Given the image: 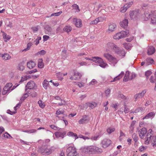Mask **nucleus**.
<instances>
[{
	"label": "nucleus",
	"mask_w": 156,
	"mask_h": 156,
	"mask_svg": "<svg viewBox=\"0 0 156 156\" xmlns=\"http://www.w3.org/2000/svg\"><path fill=\"white\" fill-rule=\"evenodd\" d=\"M82 151L88 154H94L101 153L103 151L101 149L94 145L85 146L81 148Z\"/></svg>",
	"instance_id": "nucleus-1"
},
{
	"label": "nucleus",
	"mask_w": 156,
	"mask_h": 156,
	"mask_svg": "<svg viewBox=\"0 0 156 156\" xmlns=\"http://www.w3.org/2000/svg\"><path fill=\"white\" fill-rule=\"evenodd\" d=\"M55 148L53 146L50 147L48 145H42L40 148L39 151L43 155L50 154L55 150Z\"/></svg>",
	"instance_id": "nucleus-2"
},
{
	"label": "nucleus",
	"mask_w": 156,
	"mask_h": 156,
	"mask_svg": "<svg viewBox=\"0 0 156 156\" xmlns=\"http://www.w3.org/2000/svg\"><path fill=\"white\" fill-rule=\"evenodd\" d=\"M148 131L149 132L147 133L145 137V144L148 145L151 142L153 146L154 147L156 145V136H152L151 132L152 130L151 129H149Z\"/></svg>",
	"instance_id": "nucleus-3"
},
{
	"label": "nucleus",
	"mask_w": 156,
	"mask_h": 156,
	"mask_svg": "<svg viewBox=\"0 0 156 156\" xmlns=\"http://www.w3.org/2000/svg\"><path fill=\"white\" fill-rule=\"evenodd\" d=\"M67 156H79V154L74 147L71 146L68 148L66 150Z\"/></svg>",
	"instance_id": "nucleus-4"
},
{
	"label": "nucleus",
	"mask_w": 156,
	"mask_h": 156,
	"mask_svg": "<svg viewBox=\"0 0 156 156\" xmlns=\"http://www.w3.org/2000/svg\"><path fill=\"white\" fill-rule=\"evenodd\" d=\"M18 85L15 86H14L13 87H12V84L11 83H9L7 84L4 87L3 90L2 91V94L3 95H5L7 93H9L12 90L16 88Z\"/></svg>",
	"instance_id": "nucleus-5"
},
{
	"label": "nucleus",
	"mask_w": 156,
	"mask_h": 156,
	"mask_svg": "<svg viewBox=\"0 0 156 156\" xmlns=\"http://www.w3.org/2000/svg\"><path fill=\"white\" fill-rule=\"evenodd\" d=\"M129 35V31H122L119 33L116 34L113 36V38L115 40H119L123 37L128 36Z\"/></svg>",
	"instance_id": "nucleus-6"
},
{
	"label": "nucleus",
	"mask_w": 156,
	"mask_h": 156,
	"mask_svg": "<svg viewBox=\"0 0 156 156\" xmlns=\"http://www.w3.org/2000/svg\"><path fill=\"white\" fill-rule=\"evenodd\" d=\"M104 56L107 59L108 61L114 65L116 64L118 61L117 59L108 53H104Z\"/></svg>",
	"instance_id": "nucleus-7"
},
{
	"label": "nucleus",
	"mask_w": 156,
	"mask_h": 156,
	"mask_svg": "<svg viewBox=\"0 0 156 156\" xmlns=\"http://www.w3.org/2000/svg\"><path fill=\"white\" fill-rule=\"evenodd\" d=\"M93 62L99 64V66L103 68H105L107 65V64L104 62L101 58L98 57H94Z\"/></svg>",
	"instance_id": "nucleus-8"
},
{
	"label": "nucleus",
	"mask_w": 156,
	"mask_h": 156,
	"mask_svg": "<svg viewBox=\"0 0 156 156\" xmlns=\"http://www.w3.org/2000/svg\"><path fill=\"white\" fill-rule=\"evenodd\" d=\"M36 87L35 83L33 81H30L29 82L26 86L25 90L26 91H27V89H29V90H33Z\"/></svg>",
	"instance_id": "nucleus-9"
},
{
	"label": "nucleus",
	"mask_w": 156,
	"mask_h": 156,
	"mask_svg": "<svg viewBox=\"0 0 156 156\" xmlns=\"http://www.w3.org/2000/svg\"><path fill=\"white\" fill-rule=\"evenodd\" d=\"M82 75L81 73L76 71L74 72L73 76H71L69 79L71 80H78L80 79Z\"/></svg>",
	"instance_id": "nucleus-10"
},
{
	"label": "nucleus",
	"mask_w": 156,
	"mask_h": 156,
	"mask_svg": "<svg viewBox=\"0 0 156 156\" xmlns=\"http://www.w3.org/2000/svg\"><path fill=\"white\" fill-rule=\"evenodd\" d=\"M111 141L109 139H104L101 141L102 147L104 148H106L111 144Z\"/></svg>",
	"instance_id": "nucleus-11"
},
{
	"label": "nucleus",
	"mask_w": 156,
	"mask_h": 156,
	"mask_svg": "<svg viewBox=\"0 0 156 156\" xmlns=\"http://www.w3.org/2000/svg\"><path fill=\"white\" fill-rule=\"evenodd\" d=\"M73 23L77 27H80L82 26L81 20L77 18H74L73 19Z\"/></svg>",
	"instance_id": "nucleus-12"
},
{
	"label": "nucleus",
	"mask_w": 156,
	"mask_h": 156,
	"mask_svg": "<svg viewBox=\"0 0 156 156\" xmlns=\"http://www.w3.org/2000/svg\"><path fill=\"white\" fill-rule=\"evenodd\" d=\"M115 44L111 42H109L106 45V47L107 51H110L113 50Z\"/></svg>",
	"instance_id": "nucleus-13"
},
{
	"label": "nucleus",
	"mask_w": 156,
	"mask_h": 156,
	"mask_svg": "<svg viewBox=\"0 0 156 156\" xmlns=\"http://www.w3.org/2000/svg\"><path fill=\"white\" fill-rule=\"evenodd\" d=\"M139 134L140 138L144 139L147 133V130L146 128H143L139 131Z\"/></svg>",
	"instance_id": "nucleus-14"
},
{
	"label": "nucleus",
	"mask_w": 156,
	"mask_h": 156,
	"mask_svg": "<svg viewBox=\"0 0 156 156\" xmlns=\"http://www.w3.org/2000/svg\"><path fill=\"white\" fill-rule=\"evenodd\" d=\"M66 132L65 131L62 132H56L54 134L57 138L61 137L62 138H63L64 137L65 135L66 134Z\"/></svg>",
	"instance_id": "nucleus-15"
},
{
	"label": "nucleus",
	"mask_w": 156,
	"mask_h": 156,
	"mask_svg": "<svg viewBox=\"0 0 156 156\" xmlns=\"http://www.w3.org/2000/svg\"><path fill=\"white\" fill-rule=\"evenodd\" d=\"M87 116L85 115L83 117V118L79 121V123L80 124H83L88 122V120L87 119Z\"/></svg>",
	"instance_id": "nucleus-16"
},
{
	"label": "nucleus",
	"mask_w": 156,
	"mask_h": 156,
	"mask_svg": "<svg viewBox=\"0 0 156 156\" xmlns=\"http://www.w3.org/2000/svg\"><path fill=\"white\" fill-rule=\"evenodd\" d=\"M124 72H123L122 71L119 75L115 77L110 82H115L119 80L124 75Z\"/></svg>",
	"instance_id": "nucleus-17"
},
{
	"label": "nucleus",
	"mask_w": 156,
	"mask_h": 156,
	"mask_svg": "<svg viewBox=\"0 0 156 156\" xmlns=\"http://www.w3.org/2000/svg\"><path fill=\"white\" fill-rule=\"evenodd\" d=\"M45 32L46 34L49 35L51 34L52 31L51 28L48 25H46L44 27Z\"/></svg>",
	"instance_id": "nucleus-18"
},
{
	"label": "nucleus",
	"mask_w": 156,
	"mask_h": 156,
	"mask_svg": "<svg viewBox=\"0 0 156 156\" xmlns=\"http://www.w3.org/2000/svg\"><path fill=\"white\" fill-rule=\"evenodd\" d=\"M146 92V90H143L140 93L135 95L134 96V97L135 98V101H136L138 98L143 97Z\"/></svg>",
	"instance_id": "nucleus-19"
},
{
	"label": "nucleus",
	"mask_w": 156,
	"mask_h": 156,
	"mask_svg": "<svg viewBox=\"0 0 156 156\" xmlns=\"http://www.w3.org/2000/svg\"><path fill=\"white\" fill-rule=\"evenodd\" d=\"M155 51V49L154 47L152 46L149 47L147 50V54L149 55L153 54Z\"/></svg>",
	"instance_id": "nucleus-20"
},
{
	"label": "nucleus",
	"mask_w": 156,
	"mask_h": 156,
	"mask_svg": "<svg viewBox=\"0 0 156 156\" xmlns=\"http://www.w3.org/2000/svg\"><path fill=\"white\" fill-rule=\"evenodd\" d=\"M116 27V24L114 23H110L109 25L108 30L110 32H112L115 30Z\"/></svg>",
	"instance_id": "nucleus-21"
},
{
	"label": "nucleus",
	"mask_w": 156,
	"mask_h": 156,
	"mask_svg": "<svg viewBox=\"0 0 156 156\" xmlns=\"http://www.w3.org/2000/svg\"><path fill=\"white\" fill-rule=\"evenodd\" d=\"M128 20L127 19H125L123 20L120 23V26L123 28H125L128 25Z\"/></svg>",
	"instance_id": "nucleus-22"
},
{
	"label": "nucleus",
	"mask_w": 156,
	"mask_h": 156,
	"mask_svg": "<svg viewBox=\"0 0 156 156\" xmlns=\"http://www.w3.org/2000/svg\"><path fill=\"white\" fill-rule=\"evenodd\" d=\"M29 92H32L30 91V90H28V91H25V93L21 98L20 100L21 101H23L27 98L29 96V94H30Z\"/></svg>",
	"instance_id": "nucleus-23"
},
{
	"label": "nucleus",
	"mask_w": 156,
	"mask_h": 156,
	"mask_svg": "<svg viewBox=\"0 0 156 156\" xmlns=\"http://www.w3.org/2000/svg\"><path fill=\"white\" fill-rule=\"evenodd\" d=\"M36 65L35 63L32 61L28 62L27 64V67L30 69H33L35 66Z\"/></svg>",
	"instance_id": "nucleus-24"
},
{
	"label": "nucleus",
	"mask_w": 156,
	"mask_h": 156,
	"mask_svg": "<svg viewBox=\"0 0 156 156\" xmlns=\"http://www.w3.org/2000/svg\"><path fill=\"white\" fill-rule=\"evenodd\" d=\"M151 23L154 24H156V15L152 13L151 14Z\"/></svg>",
	"instance_id": "nucleus-25"
},
{
	"label": "nucleus",
	"mask_w": 156,
	"mask_h": 156,
	"mask_svg": "<svg viewBox=\"0 0 156 156\" xmlns=\"http://www.w3.org/2000/svg\"><path fill=\"white\" fill-rule=\"evenodd\" d=\"M2 58L3 59L5 60H7L10 59L11 57L7 53H5L2 55Z\"/></svg>",
	"instance_id": "nucleus-26"
},
{
	"label": "nucleus",
	"mask_w": 156,
	"mask_h": 156,
	"mask_svg": "<svg viewBox=\"0 0 156 156\" xmlns=\"http://www.w3.org/2000/svg\"><path fill=\"white\" fill-rule=\"evenodd\" d=\"M129 72L128 71H127L126 73V74L125 75L123 79V81L125 82H127L129 80Z\"/></svg>",
	"instance_id": "nucleus-27"
},
{
	"label": "nucleus",
	"mask_w": 156,
	"mask_h": 156,
	"mask_svg": "<svg viewBox=\"0 0 156 156\" xmlns=\"http://www.w3.org/2000/svg\"><path fill=\"white\" fill-rule=\"evenodd\" d=\"M132 137L133 139L135 142V144H138L139 142L138 141L139 138L137 134L134 133L132 135Z\"/></svg>",
	"instance_id": "nucleus-28"
},
{
	"label": "nucleus",
	"mask_w": 156,
	"mask_h": 156,
	"mask_svg": "<svg viewBox=\"0 0 156 156\" xmlns=\"http://www.w3.org/2000/svg\"><path fill=\"white\" fill-rule=\"evenodd\" d=\"M2 36L4 39H5L4 40L5 42H7L8 40H9L11 38L10 36L8 35L6 33L4 32H3Z\"/></svg>",
	"instance_id": "nucleus-29"
},
{
	"label": "nucleus",
	"mask_w": 156,
	"mask_h": 156,
	"mask_svg": "<svg viewBox=\"0 0 156 156\" xmlns=\"http://www.w3.org/2000/svg\"><path fill=\"white\" fill-rule=\"evenodd\" d=\"M155 113L153 112L149 113L147 114L143 118V119H147L153 116H154Z\"/></svg>",
	"instance_id": "nucleus-30"
},
{
	"label": "nucleus",
	"mask_w": 156,
	"mask_h": 156,
	"mask_svg": "<svg viewBox=\"0 0 156 156\" xmlns=\"http://www.w3.org/2000/svg\"><path fill=\"white\" fill-rule=\"evenodd\" d=\"M49 82L46 79L44 80L43 83V86L45 89H47L49 85Z\"/></svg>",
	"instance_id": "nucleus-31"
},
{
	"label": "nucleus",
	"mask_w": 156,
	"mask_h": 156,
	"mask_svg": "<svg viewBox=\"0 0 156 156\" xmlns=\"http://www.w3.org/2000/svg\"><path fill=\"white\" fill-rule=\"evenodd\" d=\"M86 104L89 106L91 108H94L97 105V104L95 102H93L92 103H86Z\"/></svg>",
	"instance_id": "nucleus-32"
},
{
	"label": "nucleus",
	"mask_w": 156,
	"mask_h": 156,
	"mask_svg": "<svg viewBox=\"0 0 156 156\" xmlns=\"http://www.w3.org/2000/svg\"><path fill=\"white\" fill-rule=\"evenodd\" d=\"M118 51V53H116L118 55L121 57H123L125 56V52L124 50L122 49L120 51Z\"/></svg>",
	"instance_id": "nucleus-33"
},
{
	"label": "nucleus",
	"mask_w": 156,
	"mask_h": 156,
	"mask_svg": "<svg viewBox=\"0 0 156 156\" xmlns=\"http://www.w3.org/2000/svg\"><path fill=\"white\" fill-rule=\"evenodd\" d=\"M118 51V53H116L118 55L121 57H123L125 56V52L124 50L122 49L120 51Z\"/></svg>",
	"instance_id": "nucleus-34"
},
{
	"label": "nucleus",
	"mask_w": 156,
	"mask_h": 156,
	"mask_svg": "<svg viewBox=\"0 0 156 156\" xmlns=\"http://www.w3.org/2000/svg\"><path fill=\"white\" fill-rule=\"evenodd\" d=\"M38 66L39 68H42L43 67L44 64L43 62V60L42 59H39L38 60Z\"/></svg>",
	"instance_id": "nucleus-35"
},
{
	"label": "nucleus",
	"mask_w": 156,
	"mask_h": 156,
	"mask_svg": "<svg viewBox=\"0 0 156 156\" xmlns=\"http://www.w3.org/2000/svg\"><path fill=\"white\" fill-rule=\"evenodd\" d=\"M72 30V27L69 26H66L63 29V30L66 32L69 33Z\"/></svg>",
	"instance_id": "nucleus-36"
},
{
	"label": "nucleus",
	"mask_w": 156,
	"mask_h": 156,
	"mask_svg": "<svg viewBox=\"0 0 156 156\" xmlns=\"http://www.w3.org/2000/svg\"><path fill=\"white\" fill-rule=\"evenodd\" d=\"M67 135H68L69 136H72L73 137H74L75 140L77 139L78 137L77 136V135L76 133H74L72 132H69L68 133Z\"/></svg>",
	"instance_id": "nucleus-37"
},
{
	"label": "nucleus",
	"mask_w": 156,
	"mask_h": 156,
	"mask_svg": "<svg viewBox=\"0 0 156 156\" xmlns=\"http://www.w3.org/2000/svg\"><path fill=\"white\" fill-rule=\"evenodd\" d=\"M115 129L114 128L110 127L107 129V132L109 134H110L115 131Z\"/></svg>",
	"instance_id": "nucleus-38"
},
{
	"label": "nucleus",
	"mask_w": 156,
	"mask_h": 156,
	"mask_svg": "<svg viewBox=\"0 0 156 156\" xmlns=\"http://www.w3.org/2000/svg\"><path fill=\"white\" fill-rule=\"evenodd\" d=\"M137 12H136L132 11L130 14V16L131 19L136 18V17Z\"/></svg>",
	"instance_id": "nucleus-39"
},
{
	"label": "nucleus",
	"mask_w": 156,
	"mask_h": 156,
	"mask_svg": "<svg viewBox=\"0 0 156 156\" xmlns=\"http://www.w3.org/2000/svg\"><path fill=\"white\" fill-rule=\"evenodd\" d=\"M32 92H29L30 96L33 98L36 97L37 95V93L34 91V90H30Z\"/></svg>",
	"instance_id": "nucleus-40"
},
{
	"label": "nucleus",
	"mask_w": 156,
	"mask_h": 156,
	"mask_svg": "<svg viewBox=\"0 0 156 156\" xmlns=\"http://www.w3.org/2000/svg\"><path fill=\"white\" fill-rule=\"evenodd\" d=\"M24 69V67L22 63H19L18 66V69L21 71H23Z\"/></svg>",
	"instance_id": "nucleus-41"
},
{
	"label": "nucleus",
	"mask_w": 156,
	"mask_h": 156,
	"mask_svg": "<svg viewBox=\"0 0 156 156\" xmlns=\"http://www.w3.org/2000/svg\"><path fill=\"white\" fill-rule=\"evenodd\" d=\"M150 15L151 16V14H150L147 12H145L144 13V20H147L149 19V18H150Z\"/></svg>",
	"instance_id": "nucleus-42"
},
{
	"label": "nucleus",
	"mask_w": 156,
	"mask_h": 156,
	"mask_svg": "<svg viewBox=\"0 0 156 156\" xmlns=\"http://www.w3.org/2000/svg\"><path fill=\"white\" fill-rule=\"evenodd\" d=\"M125 48L126 49H130L131 48V44L129 43H126L123 44Z\"/></svg>",
	"instance_id": "nucleus-43"
},
{
	"label": "nucleus",
	"mask_w": 156,
	"mask_h": 156,
	"mask_svg": "<svg viewBox=\"0 0 156 156\" xmlns=\"http://www.w3.org/2000/svg\"><path fill=\"white\" fill-rule=\"evenodd\" d=\"M56 76L58 80H63L62 73H56Z\"/></svg>",
	"instance_id": "nucleus-44"
},
{
	"label": "nucleus",
	"mask_w": 156,
	"mask_h": 156,
	"mask_svg": "<svg viewBox=\"0 0 156 156\" xmlns=\"http://www.w3.org/2000/svg\"><path fill=\"white\" fill-rule=\"evenodd\" d=\"M32 45V44L31 42L28 43L27 45V48L24 49L23 50V51H26L29 50L31 46Z\"/></svg>",
	"instance_id": "nucleus-45"
},
{
	"label": "nucleus",
	"mask_w": 156,
	"mask_h": 156,
	"mask_svg": "<svg viewBox=\"0 0 156 156\" xmlns=\"http://www.w3.org/2000/svg\"><path fill=\"white\" fill-rule=\"evenodd\" d=\"M72 7L75 9L76 10V12H79L80 9L79 8V6L76 4H73Z\"/></svg>",
	"instance_id": "nucleus-46"
},
{
	"label": "nucleus",
	"mask_w": 156,
	"mask_h": 156,
	"mask_svg": "<svg viewBox=\"0 0 156 156\" xmlns=\"http://www.w3.org/2000/svg\"><path fill=\"white\" fill-rule=\"evenodd\" d=\"M144 109L141 107H138L137 109H136L134 111L131 112L132 113H137L138 112H141Z\"/></svg>",
	"instance_id": "nucleus-47"
},
{
	"label": "nucleus",
	"mask_w": 156,
	"mask_h": 156,
	"mask_svg": "<svg viewBox=\"0 0 156 156\" xmlns=\"http://www.w3.org/2000/svg\"><path fill=\"white\" fill-rule=\"evenodd\" d=\"M36 131H37V130H36L35 129H30V130L23 131V132H24L25 133H34L36 132Z\"/></svg>",
	"instance_id": "nucleus-48"
},
{
	"label": "nucleus",
	"mask_w": 156,
	"mask_h": 156,
	"mask_svg": "<svg viewBox=\"0 0 156 156\" xmlns=\"http://www.w3.org/2000/svg\"><path fill=\"white\" fill-rule=\"evenodd\" d=\"M38 103L39 106L41 108H43L45 107V105L44 103H43L41 100H40L38 102Z\"/></svg>",
	"instance_id": "nucleus-49"
},
{
	"label": "nucleus",
	"mask_w": 156,
	"mask_h": 156,
	"mask_svg": "<svg viewBox=\"0 0 156 156\" xmlns=\"http://www.w3.org/2000/svg\"><path fill=\"white\" fill-rule=\"evenodd\" d=\"M128 9L127 7H126L125 5L123 7H122L120 9V11L122 12H126L127 10Z\"/></svg>",
	"instance_id": "nucleus-50"
},
{
	"label": "nucleus",
	"mask_w": 156,
	"mask_h": 156,
	"mask_svg": "<svg viewBox=\"0 0 156 156\" xmlns=\"http://www.w3.org/2000/svg\"><path fill=\"white\" fill-rule=\"evenodd\" d=\"M62 13V11H60L57 13H54L51 14L49 17H51L53 16H59Z\"/></svg>",
	"instance_id": "nucleus-51"
},
{
	"label": "nucleus",
	"mask_w": 156,
	"mask_h": 156,
	"mask_svg": "<svg viewBox=\"0 0 156 156\" xmlns=\"http://www.w3.org/2000/svg\"><path fill=\"white\" fill-rule=\"evenodd\" d=\"M99 22H102L106 20V18L105 17H100L98 18Z\"/></svg>",
	"instance_id": "nucleus-52"
},
{
	"label": "nucleus",
	"mask_w": 156,
	"mask_h": 156,
	"mask_svg": "<svg viewBox=\"0 0 156 156\" xmlns=\"http://www.w3.org/2000/svg\"><path fill=\"white\" fill-rule=\"evenodd\" d=\"M101 136L100 135H98L97 136H94L91 137L90 139L92 141L96 140L98 138L101 137Z\"/></svg>",
	"instance_id": "nucleus-53"
},
{
	"label": "nucleus",
	"mask_w": 156,
	"mask_h": 156,
	"mask_svg": "<svg viewBox=\"0 0 156 156\" xmlns=\"http://www.w3.org/2000/svg\"><path fill=\"white\" fill-rule=\"evenodd\" d=\"M122 49L120 48L119 47H117L116 45H115V47L113 50H114L115 53H118L119 51H120Z\"/></svg>",
	"instance_id": "nucleus-54"
},
{
	"label": "nucleus",
	"mask_w": 156,
	"mask_h": 156,
	"mask_svg": "<svg viewBox=\"0 0 156 156\" xmlns=\"http://www.w3.org/2000/svg\"><path fill=\"white\" fill-rule=\"evenodd\" d=\"M146 61L149 63L152 64L154 62V60L153 58H148L146 59Z\"/></svg>",
	"instance_id": "nucleus-55"
},
{
	"label": "nucleus",
	"mask_w": 156,
	"mask_h": 156,
	"mask_svg": "<svg viewBox=\"0 0 156 156\" xmlns=\"http://www.w3.org/2000/svg\"><path fill=\"white\" fill-rule=\"evenodd\" d=\"M99 22L98 18H96L94 20L91 21L90 23V24H96Z\"/></svg>",
	"instance_id": "nucleus-56"
},
{
	"label": "nucleus",
	"mask_w": 156,
	"mask_h": 156,
	"mask_svg": "<svg viewBox=\"0 0 156 156\" xmlns=\"http://www.w3.org/2000/svg\"><path fill=\"white\" fill-rule=\"evenodd\" d=\"M133 3V2L132 1L131 2H129L128 3L126 4L125 6L126 7H127L128 8H129V7H131Z\"/></svg>",
	"instance_id": "nucleus-57"
},
{
	"label": "nucleus",
	"mask_w": 156,
	"mask_h": 156,
	"mask_svg": "<svg viewBox=\"0 0 156 156\" xmlns=\"http://www.w3.org/2000/svg\"><path fill=\"white\" fill-rule=\"evenodd\" d=\"M2 135H3L5 138H9L10 137L12 138V137L7 132H5L4 134H3Z\"/></svg>",
	"instance_id": "nucleus-58"
},
{
	"label": "nucleus",
	"mask_w": 156,
	"mask_h": 156,
	"mask_svg": "<svg viewBox=\"0 0 156 156\" xmlns=\"http://www.w3.org/2000/svg\"><path fill=\"white\" fill-rule=\"evenodd\" d=\"M50 127L52 128L55 130H59L60 128H58L57 126H55V125H52L50 126Z\"/></svg>",
	"instance_id": "nucleus-59"
},
{
	"label": "nucleus",
	"mask_w": 156,
	"mask_h": 156,
	"mask_svg": "<svg viewBox=\"0 0 156 156\" xmlns=\"http://www.w3.org/2000/svg\"><path fill=\"white\" fill-rule=\"evenodd\" d=\"M63 113L64 111H60L59 109L57 110L56 114L57 115H60L61 114H63Z\"/></svg>",
	"instance_id": "nucleus-60"
},
{
	"label": "nucleus",
	"mask_w": 156,
	"mask_h": 156,
	"mask_svg": "<svg viewBox=\"0 0 156 156\" xmlns=\"http://www.w3.org/2000/svg\"><path fill=\"white\" fill-rule=\"evenodd\" d=\"M20 143L23 144L29 145V142H26L21 139H20Z\"/></svg>",
	"instance_id": "nucleus-61"
},
{
	"label": "nucleus",
	"mask_w": 156,
	"mask_h": 156,
	"mask_svg": "<svg viewBox=\"0 0 156 156\" xmlns=\"http://www.w3.org/2000/svg\"><path fill=\"white\" fill-rule=\"evenodd\" d=\"M60 101H61V102L60 103H59L58 104V105L59 106H62L63 105L65 104L66 102L64 100H63L62 99H60Z\"/></svg>",
	"instance_id": "nucleus-62"
},
{
	"label": "nucleus",
	"mask_w": 156,
	"mask_h": 156,
	"mask_svg": "<svg viewBox=\"0 0 156 156\" xmlns=\"http://www.w3.org/2000/svg\"><path fill=\"white\" fill-rule=\"evenodd\" d=\"M31 29L34 33L36 32L38 30V27H33L31 28Z\"/></svg>",
	"instance_id": "nucleus-63"
},
{
	"label": "nucleus",
	"mask_w": 156,
	"mask_h": 156,
	"mask_svg": "<svg viewBox=\"0 0 156 156\" xmlns=\"http://www.w3.org/2000/svg\"><path fill=\"white\" fill-rule=\"evenodd\" d=\"M151 73V71L148 70L146 72L145 75L146 77H148Z\"/></svg>",
	"instance_id": "nucleus-64"
}]
</instances>
